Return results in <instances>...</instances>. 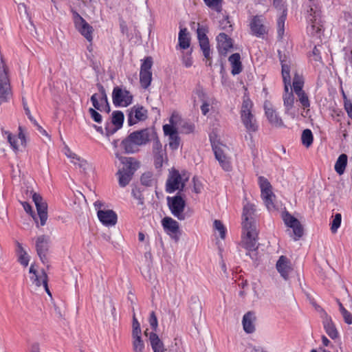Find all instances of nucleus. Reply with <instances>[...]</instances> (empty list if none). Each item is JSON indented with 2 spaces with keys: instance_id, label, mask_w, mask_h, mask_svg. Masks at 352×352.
<instances>
[{
  "instance_id": "nucleus-41",
  "label": "nucleus",
  "mask_w": 352,
  "mask_h": 352,
  "mask_svg": "<svg viewBox=\"0 0 352 352\" xmlns=\"http://www.w3.org/2000/svg\"><path fill=\"white\" fill-rule=\"evenodd\" d=\"M17 247L19 261L22 265L27 267L30 261L29 256L28 255L27 252L24 250L21 243H17Z\"/></svg>"
},
{
  "instance_id": "nucleus-57",
  "label": "nucleus",
  "mask_w": 352,
  "mask_h": 352,
  "mask_svg": "<svg viewBox=\"0 0 352 352\" xmlns=\"http://www.w3.org/2000/svg\"><path fill=\"white\" fill-rule=\"evenodd\" d=\"M98 89L101 94V97H100V102L101 104H105L106 106L108 107V110L107 111H109V104H108V100H107V94H106V92H105V90L103 87L102 85L98 84Z\"/></svg>"
},
{
  "instance_id": "nucleus-1",
  "label": "nucleus",
  "mask_w": 352,
  "mask_h": 352,
  "mask_svg": "<svg viewBox=\"0 0 352 352\" xmlns=\"http://www.w3.org/2000/svg\"><path fill=\"white\" fill-rule=\"evenodd\" d=\"M282 66V76L284 82V92L283 94V106L285 113L294 118L296 116V107L294 106L295 98L291 87L290 71L293 65L289 60H283L280 58Z\"/></svg>"
},
{
  "instance_id": "nucleus-9",
  "label": "nucleus",
  "mask_w": 352,
  "mask_h": 352,
  "mask_svg": "<svg viewBox=\"0 0 352 352\" xmlns=\"http://www.w3.org/2000/svg\"><path fill=\"white\" fill-rule=\"evenodd\" d=\"M152 65L153 60L150 56L146 57L141 65L140 80L141 86L144 89H146L150 86L152 80Z\"/></svg>"
},
{
  "instance_id": "nucleus-18",
  "label": "nucleus",
  "mask_w": 352,
  "mask_h": 352,
  "mask_svg": "<svg viewBox=\"0 0 352 352\" xmlns=\"http://www.w3.org/2000/svg\"><path fill=\"white\" fill-rule=\"evenodd\" d=\"M147 118V111L143 107L134 106L129 113L128 122L129 125L136 124L139 121L145 120Z\"/></svg>"
},
{
  "instance_id": "nucleus-23",
  "label": "nucleus",
  "mask_w": 352,
  "mask_h": 352,
  "mask_svg": "<svg viewBox=\"0 0 352 352\" xmlns=\"http://www.w3.org/2000/svg\"><path fill=\"white\" fill-rule=\"evenodd\" d=\"M217 48L219 54L226 55L232 47V41L225 33H220L217 36Z\"/></svg>"
},
{
  "instance_id": "nucleus-34",
  "label": "nucleus",
  "mask_w": 352,
  "mask_h": 352,
  "mask_svg": "<svg viewBox=\"0 0 352 352\" xmlns=\"http://www.w3.org/2000/svg\"><path fill=\"white\" fill-rule=\"evenodd\" d=\"M119 185L121 187H125L131 180L133 174L126 171L125 168H122L118 171Z\"/></svg>"
},
{
  "instance_id": "nucleus-44",
  "label": "nucleus",
  "mask_w": 352,
  "mask_h": 352,
  "mask_svg": "<svg viewBox=\"0 0 352 352\" xmlns=\"http://www.w3.org/2000/svg\"><path fill=\"white\" fill-rule=\"evenodd\" d=\"M194 104H197V99L201 102L204 100H207V96L204 91V89L201 87H197L193 92Z\"/></svg>"
},
{
  "instance_id": "nucleus-3",
  "label": "nucleus",
  "mask_w": 352,
  "mask_h": 352,
  "mask_svg": "<svg viewBox=\"0 0 352 352\" xmlns=\"http://www.w3.org/2000/svg\"><path fill=\"white\" fill-rule=\"evenodd\" d=\"M242 237L241 245L248 251H254L257 248L258 232L256 226H253L248 223L242 227Z\"/></svg>"
},
{
  "instance_id": "nucleus-26",
  "label": "nucleus",
  "mask_w": 352,
  "mask_h": 352,
  "mask_svg": "<svg viewBox=\"0 0 352 352\" xmlns=\"http://www.w3.org/2000/svg\"><path fill=\"white\" fill-rule=\"evenodd\" d=\"M129 136H130V139L134 140L136 144L141 146L149 142L150 131L148 129L137 131L131 133Z\"/></svg>"
},
{
  "instance_id": "nucleus-63",
  "label": "nucleus",
  "mask_w": 352,
  "mask_h": 352,
  "mask_svg": "<svg viewBox=\"0 0 352 352\" xmlns=\"http://www.w3.org/2000/svg\"><path fill=\"white\" fill-rule=\"evenodd\" d=\"M150 324L154 329L157 327V320L154 311H152L150 315Z\"/></svg>"
},
{
  "instance_id": "nucleus-60",
  "label": "nucleus",
  "mask_w": 352,
  "mask_h": 352,
  "mask_svg": "<svg viewBox=\"0 0 352 352\" xmlns=\"http://www.w3.org/2000/svg\"><path fill=\"white\" fill-rule=\"evenodd\" d=\"M91 101L96 109L101 111L100 107L102 104H100L98 102V96L97 94H94V95H92V96L91 97Z\"/></svg>"
},
{
  "instance_id": "nucleus-49",
  "label": "nucleus",
  "mask_w": 352,
  "mask_h": 352,
  "mask_svg": "<svg viewBox=\"0 0 352 352\" xmlns=\"http://www.w3.org/2000/svg\"><path fill=\"white\" fill-rule=\"evenodd\" d=\"M303 84L304 82L302 76L296 74L293 79V89L294 92L302 90Z\"/></svg>"
},
{
  "instance_id": "nucleus-13",
  "label": "nucleus",
  "mask_w": 352,
  "mask_h": 352,
  "mask_svg": "<svg viewBox=\"0 0 352 352\" xmlns=\"http://www.w3.org/2000/svg\"><path fill=\"white\" fill-rule=\"evenodd\" d=\"M185 181L177 170H173L170 173L166 182V191L172 193L177 190H182Z\"/></svg>"
},
{
  "instance_id": "nucleus-14",
  "label": "nucleus",
  "mask_w": 352,
  "mask_h": 352,
  "mask_svg": "<svg viewBox=\"0 0 352 352\" xmlns=\"http://www.w3.org/2000/svg\"><path fill=\"white\" fill-rule=\"evenodd\" d=\"M32 199L36 207L38 215L40 219L41 226L46 223L47 219V203L43 199L41 196L36 192L32 195Z\"/></svg>"
},
{
  "instance_id": "nucleus-53",
  "label": "nucleus",
  "mask_w": 352,
  "mask_h": 352,
  "mask_svg": "<svg viewBox=\"0 0 352 352\" xmlns=\"http://www.w3.org/2000/svg\"><path fill=\"white\" fill-rule=\"evenodd\" d=\"M64 153L67 156V157L69 158L71 160V162L74 164H76L77 162H76L77 160H79V156L74 153L68 146H65L64 148Z\"/></svg>"
},
{
  "instance_id": "nucleus-61",
  "label": "nucleus",
  "mask_w": 352,
  "mask_h": 352,
  "mask_svg": "<svg viewBox=\"0 0 352 352\" xmlns=\"http://www.w3.org/2000/svg\"><path fill=\"white\" fill-rule=\"evenodd\" d=\"M23 108L25 112V114L28 116V118L30 120L31 122H32L34 124H37L36 121L33 118V117L31 115L30 111L28 107V104L23 99Z\"/></svg>"
},
{
  "instance_id": "nucleus-64",
  "label": "nucleus",
  "mask_w": 352,
  "mask_h": 352,
  "mask_svg": "<svg viewBox=\"0 0 352 352\" xmlns=\"http://www.w3.org/2000/svg\"><path fill=\"white\" fill-rule=\"evenodd\" d=\"M201 110L204 115H206L207 113L209 111L208 100H204V102H202V104L201 106Z\"/></svg>"
},
{
  "instance_id": "nucleus-48",
  "label": "nucleus",
  "mask_w": 352,
  "mask_h": 352,
  "mask_svg": "<svg viewBox=\"0 0 352 352\" xmlns=\"http://www.w3.org/2000/svg\"><path fill=\"white\" fill-rule=\"evenodd\" d=\"M179 129L183 133L189 134L194 131L195 126L192 123L183 120Z\"/></svg>"
},
{
  "instance_id": "nucleus-15",
  "label": "nucleus",
  "mask_w": 352,
  "mask_h": 352,
  "mask_svg": "<svg viewBox=\"0 0 352 352\" xmlns=\"http://www.w3.org/2000/svg\"><path fill=\"white\" fill-rule=\"evenodd\" d=\"M264 109L265 116L271 125L277 128L284 126V122L282 118L279 116L270 102H265Z\"/></svg>"
},
{
  "instance_id": "nucleus-27",
  "label": "nucleus",
  "mask_w": 352,
  "mask_h": 352,
  "mask_svg": "<svg viewBox=\"0 0 352 352\" xmlns=\"http://www.w3.org/2000/svg\"><path fill=\"white\" fill-rule=\"evenodd\" d=\"M250 28L252 32L256 36H261L266 33V28L263 24V19L261 16L254 17Z\"/></svg>"
},
{
  "instance_id": "nucleus-33",
  "label": "nucleus",
  "mask_w": 352,
  "mask_h": 352,
  "mask_svg": "<svg viewBox=\"0 0 352 352\" xmlns=\"http://www.w3.org/2000/svg\"><path fill=\"white\" fill-rule=\"evenodd\" d=\"M149 340L154 352H164V344L156 333H151Z\"/></svg>"
},
{
  "instance_id": "nucleus-7",
  "label": "nucleus",
  "mask_w": 352,
  "mask_h": 352,
  "mask_svg": "<svg viewBox=\"0 0 352 352\" xmlns=\"http://www.w3.org/2000/svg\"><path fill=\"white\" fill-rule=\"evenodd\" d=\"M8 68L2 58L0 59V100L6 101L10 93V85L8 78Z\"/></svg>"
},
{
  "instance_id": "nucleus-40",
  "label": "nucleus",
  "mask_w": 352,
  "mask_h": 352,
  "mask_svg": "<svg viewBox=\"0 0 352 352\" xmlns=\"http://www.w3.org/2000/svg\"><path fill=\"white\" fill-rule=\"evenodd\" d=\"M182 120H183L182 119L181 116L178 113H173L169 119L170 123L164 124V126H168L172 129V130H177L178 131L179 127Z\"/></svg>"
},
{
  "instance_id": "nucleus-2",
  "label": "nucleus",
  "mask_w": 352,
  "mask_h": 352,
  "mask_svg": "<svg viewBox=\"0 0 352 352\" xmlns=\"http://www.w3.org/2000/svg\"><path fill=\"white\" fill-rule=\"evenodd\" d=\"M253 103L248 98H244L241 109V118L248 131L257 130L256 120L252 113Z\"/></svg>"
},
{
  "instance_id": "nucleus-24",
  "label": "nucleus",
  "mask_w": 352,
  "mask_h": 352,
  "mask_svg": "<svg viewBox=\"0 0 352 352\" xmlns=\"http://www.w3.org/2000/svg\"><path fill=\"white\" fill-rule=\"evenodd\" d=\"M164 135L168 136V144L171 149L176 150L179 147L180 139L177 130H172L168 126H163Z\"/></svg>"
},
{
  "instance_id": "nucleus-29",
  "label": "nucleus",
  "mask_w": 352,
  "mask_h": 352,
  "mask_svg": "<svg viewBox=\"0 0 352 352\" xmlns=\"http://www.w3.org/2000/svg\"><path fill=\"white\" fill-rule=\"evenodd\" d=\"M310 18L309 20L311 22V25L309 29V31L311 32V34H318L320 30L322 25L319 23L318 21V17L319 16V13L316 12V10H314L313 8H310Z\"/></svg>"
},
{
  "instance_id": "nucleus-28",
  "label": "nucleus",
  "mask_w": 352,
  "mask_h": 352,
  "mask_svg": "<svg viewBox=\"0 0 352 352\" xmlns=\"http://www.w3.org/2000/svg\"><path fill=\"white\" fill-rule=\"evenodd\" d=\"M323 326L326 333L331 339L334 340L338 337V331L331 317L327 315L323 320Z\"/></svg>"
},
{
  "instance_id": "nucleus-10",
  "label": "nucleus",
  "mask_w": 352,
  "mask_h": 352,
  "mask_svg": "<svg viewBox=\"0 0 352 352\" xmlns=\"http://www.w3.org/2000/svg\"><path fill=\"white\" fill-rule=\"evenodd\" d=\"M112 98L116 106L127 107L132 102L133 96L127 90L116 87L113 90Z\"/></svg>"
},
{
  "instance_id": "nucleus-46",
  "label": "nucleus",
  "mask_w": 352,
  "mask_h": 352,
  "mask_svg": "<svg viewBox=\"0 0 352 352\" xmlns=\"http://www.w3.org/2000/svg\"><path fill=\"white\" fill-rule=\"evenodd\" d=\"M199 42L200 47L203 52L204 56L208 60H210V50L208 39H202L201 41H200Z\"/></svg>"
},
{
  "instance_id": "nucleus-21",
  "label": "nucleus",
  "mask_w": 352,
  "mask_h": 352,
  "mask_svg": "<svg viewBox=\"0 0 352 352\" xmlns=\"http://www.w3.org/2000/svg\"><path fill=\"white\" fill-rule=\"evenodd\" d=\"M276 269L281 276L286 280L289 278V274L293 271L289 259L285 256H280L276 263Z\"/></svg>"
},
{
  "instance_id": "nucleus-52",
  "label": "nucleus",
  "mask_w": 352,
  "mask_h": 352,
  "mask_svg": "<svg viewBox=\"0 0 352 352\" xmlns=\"http://www.w3.org/2000/svg\"><path fill=\"white\" fill-rule=\"evenodd\" d=\"M214 228L219 232L220 237L223 239L226 237V228L222 222L219 220H214Z\"/></svg>"
},
{
  "instance_id": "nucleus-47",
  "label": "nucleus",
  "mask_w": 352,
  "mask_h": 352,
  "mask_svg": "<svg viewBox=\"0 0 352 352\" xmlns=\"http://www.w3.org/2000/svg\"><path fill=\"white\" fill-rule=\"evenodd\" d=\"M283 12H285V11H283ZM285 16L286 14L283 13V14L279 17L277 22V32L279 38H282L284 35Z\"/></svg>"
},
{
  "instance_id": "nucleus-4",
  "label": "nucleus",
  "mask_w": 352,
  "mask_h": 352,
  "mask_svg": "<svg viewBox=\"0 0 352 352\" xmlns=\"http://www.w3.org/2000/svg\"><path fill=\"white\" fill-rule=\"evenodd\" d=\"M258 184L261 188V198L266 208L270 211L275 210L274 201L276 196L272 192V185L269 181L263 177H258Z\"/></svg>"
},
{
  "instance_id": "nucleus-36",
  "label": "nucleus",
  "mask_w": 352,
  "mask_h": 352,
  "mask_svg": "<svg viewBox=\"0 0 352 352\" xmlns=\"http://www.w3.org/2000/svg\"><path fill=\"white\" fill-rule=\"evenodd\" d=\"M132 349L133 352H144L145 344L141 335L132 336Z\"/></svg>"
},
{
  "instance_id": "nucleus-6",
  "label": "nucleus",
  "mask_w": 352,
  "mask_h": 352,
  "mask_svg": "<svg viewBox=\"0 0 352 352\" xmlns=\"http://www.w3.org/2000/svg\"><path fill=\"white\" fill-rule=\"evenodd\" d=\"M50 237L45 234L39 235L35 239L36 251L43 264L48 263L47 254L50 250Z\"/></svg>"
},
{
  "instance_id": "nucleus-31",
  "label": "nucleus",
  "mask_w": 352,
  "mask_h": 352,
  "mask_svg": "<svg viewBox=\"0 0 352 352\" xmlns=\"http://www.w3.org/2000/svg\"><path fill=\"white\" fill-rule=\"evenodd\" d=\"M162 226L166 230L172 234H176L179 228L178 222L170 217L164 218Z\"/></svg>"
},
{
  "instance_id": "nucleus-30",
  "label": "nucleus",
  "mask_w": 352,
  "mask_h": 352,
  "mask_svg": "<svg viewBox=\"0 0 352 352\" xmlns=\"http://www.w3.org/2000/svg\"><path fill=\"white\" fill-rule=\"evenodd\" d=\"M229 62L232 67V74L233 75L239 74L242 71V64L241 62V56L238 53L232 54L229 57Z\"/></svg>"
},
{
  "instance_id": "nucleus-51",
  "label": "nucleus",
  "mask_w": 352,
  "mask_h": 352,
  "mask_svg": "<svg viewBox=\"0 0 352 352\" xmlns=\"http://www.w3.org/2000/svg\"><path fill=\"white\" fill-rule=\"evenodd\" d=\"M342 220V216L340 214L337 213L334 216V219H333L331 223V230L333 233H336L340 226Z\"/></svg>"
},
{
  "instance_id": "nucleus-58",
  "label": "nucleus",
  "mask_w": 352,
  "mask_h": 352,
  "mask_svg": "<svg viewBox=\"0 0 352 352\" xmlns=\"http://www.w3.org/2000/svg\"><path fill=\"white\" fill-rule=\"evenodd\" d=\"M89 112L90 113V116H91V118L96 122H98V123H100L102 121V116L101 115L97 112L95 109H94L93 108H90L89 109Z\"/></svg>"
},
{
  "instance_id": "nucleus-8",
  "label": "nucleus",
  "mask_w": 352,
  "mask_h": 352,
  "mask_svg": "<svg viewBox=\"0 0 352 352\" xmlns=\"http://www.w3.org/2000/svg\"><path fill=\"white\" fill-rule=\"evenodd\" d=\"M213 151L216 159L223 170L229 171L231 170V164L228 157V148L222 144H213Z\"/></svg>"
},
{
  "instance_id": "nucleus-54",
  "label": "nucleus",
  "mask_w": 352,
  "mask_h": 352,
  "mask_svg": "<svg viewBox=\"0 0 352 352\" xmlns=\"http://www.w3.org/2000/svg\"><path fill=\"white\" fill-rule=\"evenodd\" d=\"M153 182L152 174L150 173H144L141 177V182L143 185L150 186Z\"/></svg>"
},
{
  "instance_id": "nucleus-11",
  "label": "nucleus",
  "mask_w": 352,
  "mask_h": 352,
  "mask_svg": "<svg viewBox=\"0 0 352 352\" xmlns=\"http://www.w3.org/2000/svg\"><path fill=\"white\" fill-rule=\"evenodd\" d=\"M282 219L287 226L292 228L294 240H298L303 235V228L300 221L286 211L283 212Z\"/></svg>"
},
{
  "instance_id": "nucleus-62",
  "label": "nucleus",
  "mask_w": 352,
  "mask_h": 352,
  "mask_svg": "<svg viewBox=\"0 0 352 352\" xmlns=\"http://www.w3.org/2000/svg\"><path fill=\"white\" fill-rule=\"evenodd\" d=\"M197 37L199 41H201L202 39H208L206 34L205 28H204L203 27H199L197 28Z\"/></svg>"
},
{
  "instance_id": "nucleus-35",
  "label": "nucleus",
  "mask_w": 352,
  "mask_h": 352,
  "mask_svg": "<svg viewBox=\"0 0 352 352\" xmlns=\"http://www.w3.org/2000/svg\"><path fill=\"white\" fill-rule=\"evenodd\" d=\"M347 159L348 157L346 154H341L338 157L334 167L335 170L338 175H342L344 173L345 168L347 165Z\"/></svg>"
},
{
  "instance_id": "nucleus-43",
  "label": "nucleus",
  "mask_w": 352,
  "mask_h": 352,
  "mask_svg": "<svg viewBox=\"0 0 352 352\" xmlns=\"http://www.w3.org/2000/svg\"><path fill=\"white\" fill-rule=\"evenodd\" d=\"M76 162L77 164L75 165L78 166V168L85 173H87L93 169L92 164L88 162L86 160L82 159L80 157H79V160H77Z\"/></svg>"
},
{
  "instance_id": "nucleus-45",
  "label": "nucleus",
  "mask_w": 352,
  "mask_h": 352,
  "mask_svg": "<svg viewBox=\"0 0 352 352\" xmlns=\"http://www.w3.org/2000/svg\"><path fill=\"white\" fill-rule=\"evenodd\" d=\"M313 135L309 129H305L302 131L301 140L302 143L306 147H309L313 142Z\"/></svg>"
},
{
  "instance_id": "nucleus-17",
  "label": "nucleus",
  "mask_w": 352,
  "mask_h": 352,
  "mask_svg": "<svg viewBox=\"0 0 352 352\" xmlns=\"http://www.w3.org/2000/svg\"><path fill=\"white\" fill-rule=\"evenodd\" d=\"M29 272L32 274L30 277L32 284L36 287L42 286L47 293L50 295V292L47 287V276L46 273L44 271H42L40 274H38L33 265H31Z\"/></svg>"
},
{
  "instance_id": "nucleus-12",
  "label": "nucleus",
  "mask_w": 352,
  "mask_h": 352,
  "mask_svg": "<svg viewBox=\"0 0 352 352\" xmlns=\"http://www.w3.org/2000/svg\"><path fill=\"white\" fill-rule=\"evenodd\" d=\"M74 21L75 27L78 32H80L88 41H91L93 39V28L77 12L74 13Z\"/></svg>"
},
{
  "instance_id": "nucleus-39",
  "label": "nucleus",
  "mask_w": 352,
  "mask_h": 352,
  "mask_svg": "<svg viewBox=\"0 0 352 352\" xmlns=\"http://www.w3.org/2000/svg\"><path fill=\"white\" fill-rule=\"evenodd\" d=\"M124 121V114L121 111H114L112 113L111 117V122L115 126V129L113 131H116L118 129L121 128Z\"/></svg>"
},
{
  "instance_id": "nucleus-37",
  "label": "nucleus",
  "mask_w": 352,
  "mask_h": 352,
  "mask_svg": "<svg viewBox=\"0 0 352 352\" xmlns=\"http://www.w3.org/2000/svg\"><path fill=\"white\" fill-rule=\"evenodd\" d=\"M2 137L4 140H7L8 142H9L10 146L14 151H18L19 149L21 144L19 140H18L15 136L12 135L8 131H3Z\"/></svg>"
},
{
  "instance_id": "nucleus-42",
  "label": "nucleus",
  "mask_w": 352,
  "mask_h": 352,
  "mask_svg": "<svg viewBox=\"0 0 352 352\" xmlns=\"http://www.w3.org/2000/svg\"><path fill=\"white\" fill-rule=\"evenodd\" d=\"M298 97V100L304 109H307L309 110V107H310V102L308 98L307 94L302 89L301 91L295 92Z\"/></svg>"
},
{
  "instance_id": "nucleus-59",
  "label": "nucleus",
  "mask_w": 352,
  "mask_h": 352,
  "mask_svg": "<svg viewBox=\"0 0 352 352\" xmlns=\"http://www.w3.org/2000/svg\"><path fill=\"white\" fill-rule=\"evenodd\" d=\"M141 335L140 324L135 318H133L132 336Z\"/></svg>"
},
{
  "instance_id": "nucleus-25",
  "label": "nucleus",
  "mask_w": 352,
  "mask_h": 352,
  "mask_svg": "<svg viewBox=\"0 0 352 352\" xmlns=\"http://www.w3.org/2000/svg\"><path fill=\"white\" fill-rule=\"evenodd\" d=\"M255 321L256 315L253 311H250L243 316L242 324L247 333H252L255 331Z\"/></svg>"
},
{
  "instance_id": "nucleus-16",
  "label": "nucleus",
  "mask_w": 352,
  "mask_h": 352,
  "mask_svg": "<svg viewBox=\"0 0 352 352\" xmlns=\"http://www.w3.org/2000/svg\"><path fill=\"white\" fill-rule=\"evenodd\" d=\"M256 209L254 204L247 201L243 206V210L242 214V227L244 224H249L253 226H256L255 220Z\"/></svg>"
},
{
  "instance_id": "nucleus-20",
  "label": "nucleus",
  "mask_w": 352,
  "mask_h": 352,
  "mask_svg": "<svg viewBox=\"0 0 352 352\" xmlns=\"http://www.w3.org/2000/svg\"><path fill=\"white\" fill-rule=\"evenodd\" d=\"M98 217L106 226H113L117 223V214L111 210H98Z\"/></svg>"
},
{
  "instance_id": "nucleus-19",
  "label": "nucleus",
  "mask_w": 352,
  "mask_h": 352,
  "mask_svg": "<svg viewBox=\"0 0 352 352\" xmlns=\"http://www.w3.org/2000/svg\"><path fill=\"white\" fill-rule=\"evenodd\" d=\"M153 153L156 168H161L163 165L164 158L166 157V151L164 149H163L162 145L158 138H156L153 141Z\"/></svg>"
},
{
  "instance_id": "nucleus-5",
  "label": "nucleus",
  "mask_w": 352,
  "mask_h": 352,
  "mask_svg": "<svg viewBox=\"0 0 352 352\" xmlns=\"http://www.w3.org/2000/svg\"><path fill=\"white\" fill-rule=\"evenodd\" d=\"M167 202L169 209L174 217L180 221H184L189 217L190 214L184 212L186 202L184 199L179 195L173 197H168Z\"/></svg>"
},
{
  "instance_id": "nucleus-38",
  "label": "nucleus",
  "mask_w": 352,
  "mask_h": 352,
  "mask_svg": "<svg viewBox=\"0 0 352 352\" xmlns=\"http://www.w3.org/2000/svg\"><path fill=\"white\" fill-rule=\"evenodd\" d=\"M179 45L182 49H187L190 45V39L188 36L187 30L181 29L179 33Z\"/></svg>"
},
{
  "instance_id": "nucleus-50",
  "label": "nucleus",
  "mask_w": 352,
  "mask_h": 352,
  "mask_svg": "<svg viewBox=\"0 0 352 352\" xmlns=\"http://www.w3.org/2000/svg\"><path fill=\"white\" fill-rule=\"evenodd\" d=\"M211 9L219 12L221 11V0H204Z\"/></svg>"
},
{
  "instance_id": "nucleus-55",
  "label": "nucleus",
  "mask_w": 352,
  "mask_h": 352,
  "mask_svg": "<svg viewBox=\"0 0 352 352\" xmlns=\"http://www.w3.org/2000/svg\"><path fill=\"white\" fill-rule=\"evenodd\" d=\"M25 130L21 126H19L18 140H19L21 146L25 147L26 146V138H25Z\"/></svg>"
},
{
  "instance_id": "nucleus-22",
  "label": "nucleus",
  "mask_w": 352,
  "mask_h": 352,
  "mask_svg": "<svg viewBox=\"0 0 352 352\" xmlns=\"http://www.w3.org/2000/svg\"><path fill=\"white\" fill-rule=\"evenodd\" d=\"M116 157L123 164L126 171L134 174L135 171L140 167V162L133 157H126L122 156L119 153H115Z\"/></svg>"
},
{
  "instance_id": "nucleus-56",
  "label": "nucleus",
  "mask_w": 352,
  "mask_h": 352,
  "mask_svg": "<svg viewBox=\"0 0 352 352\" xmlns=\"http://www.w3.org/2000/svg\"><path fill=\"white\" fill-rule=\"evenodd\" d=\"M340 314L345 323L352 324V313L348 309H340Z\"/></svg>"
},
{
  "instance_id": "nucleus-32",
  "label": "nucleus",
  "mask_w": 352,
  "mask_h": 352,
  "mask_svg": "<svg viewBox=\"0 0 352 352\" xmlns=\"http://www.w3.org/2000/svg\"><path fill=\"white\" fill-rule=\"evenodd\" d=\"M122 145L126 153H134L139 151V146L134 140L130 139V136L122 140Z\"/></svg>"
}]
</instances>
